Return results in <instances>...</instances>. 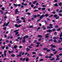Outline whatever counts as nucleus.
<instances>
[{
  "label": "nucleus",
  "mask_w": 62,
  "mask_h": 62,
  "mask_svg": "<svg viewBox=\"0 0 62 62\" xmlns=\"http://www.w3.org/2000/svg\"><path fill=\"white\" fill-rule=\"evenodd\" d=\"M9 23V22H8L7 23H6H6H5L4 24V25L3 26V27H5V26H8V24Z\"/></svg>",
  "instance_id": "nucleus-1"
},
{
  "label": "nucleus",
  "mask_w": 62,
  "mask_h": 62,
  "mask_svg": "<svg viewBox=\"0 0 62 62\" xmlns=\"http://www.w3.org/2000/svg\"><path fill=\"white\" fill-rule=\"evenodd\" d=\"M19 31V30H16L14 31L16 33V34H15L16 35H17V34H19V32H18V31Z\"/></svg>",
  "instance_id": "nucleus-2"
},
{
  "label": "nucleus",
  "mask_w": 62,
  "mask_h": 62,
  "mask_svg": "<svg viewBox=\"0 0 62 62\" xmlns=\"http://www.w3.org/2000/svg\"><path fill=\"white\" fill-rule=\"evenodd\" d=\"M15 13L16 14H17V13H19V11L18 10V9H16L15 10Z\"/></svg>",
  "instance_id": "nucleus-3"
},
{
  "label": "nucleus",
  "mask_w": 62,
  "mask_h": 62,
  "mask_svg": "<svg viewBox=\"0 0 62 62\" xmlns=\"http://www.w3.org/2000/svg\"><path fill=\"white\" fill-rule=\"evenodd\" d=\"M62 37V32H61V34H60V39H61L62 41V38H61Z\"/></svg>",
  "instance_id": "nucleus-4"
},
{
  "label": "nucleus",
  "mask_w": 62,
  "mask_h": 62,
  "mask_svg": "<svg viewBox=\"0 0 62 62\" xmlns=\"http://www.w3.org/2000/svg\"><path fill=\"white\" fill-rule=\"evenodd\" d=\"M50 35V33H48L47 34H46V35L45 38H49V36H48V35Z\"/></svg>",
  "instance_id": "nucleus-5"
},
{
  "label": "nucleus",
  "mask_w": 62,
  "mask_h": 62,
  "mask_svg": "<svg viewBox=\"0 0 62 62\" xmlns=\"http://www.w3.org/2000/svg\"><path fill=\"white\" fill-rule=\"evenodd\" d=\"M50 46L51 47V48H56V47L54 45H50Z\"/></svg>",
  "instance_id": "nucleus-6"
},
{
  "label": "nucleus",
  "mask_w": 62,
  "mask_h": 62,
  "mask_svg": "<svg viewBox=\"0 0 62 62\" xmlns=\"http://www.w3.org/2000/svg\"><path fill=\"white\" fill-rule=\"evenodd\" d=\"M43 17H44V15L43 14L39 18L40 19H41V18H42Z\"/></svg>",
  "instance_id": "nucleus-7"
},
{
  "label": "nucleus",
  "mask_w": 62,
  "mask_h": 62,
  "mask_svg": "<svg viewBox=\"0 0 62 62\" xmlns=\"http://www.w3.org/2000/svg\"><path fill=\"white\" fill-rule=\"evenodd\" d=\"M52 30H48L47 31V32H48L49 33H51V32H52Z\"/></svg>",
  "instance_id": "nucleus-8"
},
{
  "label": "nucleus",
  "mask_w": 62,
  "mask_h": 62,
  "mask_svg": "<svg viewBox=\"0 0 62 62\" xmlns=\"http://www.w3.org/2000/svg\"><path fill=\"white\" fill-rule=\"evenodd\" d=\"M47 28L49 29V28H53V27H51V26H48L47 27Z\"/></svg>",
  "instance_id": "nucleus-9"
},
{
  "label": "nucleus",
  "mask_w": 62,
  "mask_h": 62,
  "mask_svg": "<svg viewBox=\"0 0 62 62\" xmlns=\"http://www.w3.org/2000/svg\"><path fill=\"white\" fill-rule=\"evenodd\" d=\"M58 38V37H54L53 38V39H57Z\"/></svg>",
  "instance_id": "nucleus-10"
},
{
  "label": "nucleus",
  "mask_w": 62,
  "mask_h": 62,
  "mask_svg": "<svg viewBox=\"0 0 62 62\" xmlns=\"http://www.w3.org/2000/svg\"><path fill=\"white\" fill-rule=\"evenodd\" d=\"M22 22V20H20V21H18L17 22V23H21Z\"/></svg>",
  "instance_id": "nucleus-11"
},
{
  "label": "nucleus",
  "mask_w": 62,
  "mask_h": 62,
  "mask_svg": "<svg viewBox=\"0 0 62 62\" xmlns=\"http://www.w3.org/2000/svg\"><path fill=\"white\" fill-rule=\"evenodd\" d=\"M21 56H22V54H18L17 55V57H20Z\"/></svg>",
  "instance_id": "nucleus-12"
},
{
  "label": "nucleus",
  "mask_w": 62,
  "mask_h": 62,
  "mask_svg": "<svg viewBox=\"0 0 62 62\" xmlns=\"http://www.w3.org/2000/svg\"><path fill=\"white\" fill-rule=\"evenodd\" d=\"M38 37H39V38H42V36L41 35H39L38 36Z\"/></svg>",
  "instance_id": "nucleus-13"
},
{
  "label": "nucleus",
  "mask_w": 62,
  "mask_h": 62,
  "mask_svg": "<svg viewBox=\"0 0 62 62\" xmlns=\"http://www.w3.org/2000/svg\"><path fill=\"white\" fill-rule=\"evenodd\" d=\"M26 49H27V52H28L30 50V49L29 48H26Z\"/></svg>",
  "instance_id": "nucleus-14"
},
{
  "label": "nucleus",
  "mask_w": 62,
  "mask_h": 62,
  "mask_svg": "<svg viewBox=\"0 0 62 62\" xmlns=\"http://www.w3.org/2000/svg\"><path fill=\"white\" fill-rule=\"evenodd\" d=\"M59 18V16H57L56 18V19H58Z\"/></svg>",
  "instance_id": "nucleus-15"
},
{
  "label": "nucleus",
  "mask_w": 62,
  "mask_h": 62,
  "mask_svg": "<svg viewBox=\"0 0 62 62\" xmlns=\"http://www.w3.org/2000/svg\"><path fill=\"white\" fill-rule=\"evenodd\" d=\"M15 26L16 27H18V25L17 24H16L15 25Z\"/></svg>",
  "instance_id": "nucleus-16"
},
{
  "label": "nucleus",
  "mask_w": 62,
  "mask_h": 62,
  "mask_svg": "<svg viewBox=\"0 0 62 62\" xmlns=\"http://www.w3.org/2000/svg\"><path fill=\"white\" fill-rule=\"evenodd\" d=\"M37 0H35V1H34V2H33V3L34 4H36V2H37Z\"/></svg>",
  "instance_id": "nucleus-17"
},
{
  "label": "nucleus",
  "mask_w": 62,
  "mask_h": 62,
  "mask_svg": "<svg viewBox=\"0 0 62 62\" xmlns=\"http://www.w3.org/2000/svg\"><path fill=\"white\" fill-rule=\"evenodd\" d=\"M45 10V8H43L42 9V10Z\"/></svg>",
  "instance_id": "nucleus-18"
},
{
  "label": "nucleus",
  "mask_w": 62,
  "mask_h": 62,
  "mask_svg": "<svg viewBox=\"0 0 62 62\" xmlns=\"http://www.w3.org/2000/svg\"><path fill=\"white\" fill-rule=\"evenodd\" d=\"M11 56H13V57H14L15 56V54H12L11 55Z\"/></svg>",
  "instance_id": "nucleus-19"
},
{
  "label": "nucleus",
  "mask_w": 62,
  "mask_h": 62,
  "mask_svg": "<svg viewBox=\"0 0 62 62\" xmlns=\"http://www.w3.org/2000/svg\"><path fill=\"white\" fill-rule=\"evenodd\" d=\"M54 6H56V7H57L58 5H57V3H56L55 4H54Z\"/></svg>",
  "instance_id": "nucleus-20"
},
{
  "label": "nucleus",
  "mask_w": 62,
  "mask_h": 62,
  "mask_svg": "<svg viewBox=\"0 0 62 62\" xmlns=\"http://www.w3.org/2000/svg\"><path fill=\"white\" fill-rule=\"evenodd\" d=\"M0 12H1V13L2 14H3V11H2V10H0Z\"/></svg>",
  "instance_id": "nucleus-21"
},
{
  "label": "nucleus",
  "mask_w": 62,
  "mask_h": 62,
  "mask_svg": "<svg viewBox=\"0 0 62 62\" xmlns=\"http://www.w3.org/2000/svg\"><path fill=\"white\" fill-rule=\"evenodd\" d=\"M45 16L46 17H48V14H45Z\"/></svg>",
  "instance_id": "nucleus-22"
},
{
  "label": "nucleus",
  "mask_w": 62,
  "mask_h": 62,
  "mask_svg": "<svg viewBox=\"0 0 62 62\" xmlns=\"http://www.w3.org/2000/svg\"><path fill=\"white\" fill-rule=\"evenodd\" d=\"M21 19L22 20H25V19H24V18L23 17H21Z\"/></svg>",
  "instance_id": "nucleus-23"
},
{
  "label": "nucleus",
  "mask_w": 62,
  "mask_h": 62,
  "mask_svg": "<svg viewBox=\"0 0 62 62\" xmlns=\"http://www.w3.org/2000/svg\"><path fill=\"white\" fill-rule=\"evenodd\" d=\"M39 56H42V54L40 53L39 54Z\"/></svg>",
  "instance_id": "nucleus-24"
},
{
  "label": "nucleus",
  "mask_w": 62,
  "mask_h": 62,
  "mask_svg": "<svg viewBox=\"0 0 62 62\" xmlns=\"http://www.w3.org/2000/svg\"><path fill=\"white\" fill-rule=\"evenodd\" d=\"M59 6H61L62 5V3L61 2H60L59 4Z\"/></svg>",
  "instance_id": "nucleus-25"
},
{
  "label": "nucleus",
  "mask_w": 62,
  "mask_h": 62,
  "mask_svg": "<svg viewBox=\"0 0 62 62\" xmlns=\"http://www.w3.org/2000/svg\"><path fill=\"white\" fill-rule=\"evenodd\" d=\"M57 16V15H54V17H56Z\"/></svg>",
  "instance_id": "nucleus-26"
},
{
  "label": "nucleus",
  "mask_w": 62,
  "mask_h": 62,
  "mask_svg": "<svg viewBox=\"0 0 62 62\" xmlns=\"http://www.w3.org/2000/svg\"><path fill=\"white\" fill-rule=\"evenodd\" d=\"M8 52L9 54H11V53H12V52H11L10 51H9Z\"/></svg>",
  "instance_id": "nucleus-27"
},
{
  "label": "nucleus",
  "mask_w": 62,
  "mask_h": 62,
  "mask_svg": "<svg viewBox=\"0 0 62 62\" xmlns=\"http://www.w3.org/2000/svg\"><path fill=\"white\" fill-rule=\"evenodd\" d=\"M14 5L16 7H17V5L16 4H14Z\"/></svg>",
  "instance_id": "nucleus-28"
},
{
  "label": "nucleus",
  "mask_w": 62,
  "mask_h": 62,
  "mask_svg": "<svg viewBox=\"0 0 62 62\" xmlns=\"http://www.w3.org/2000/svg\"><path fill=\"white\" fill-rule=\"evenodd\" d=\"M59 15H60V16H62V14H61L60 13H59L58 14Z\"/></svg>",
  "instance_id": "nucleus-29"
},
{
  "label": "nucleus",
  "mask_w": 62,
  "mask_h": 62,
  "mask_svg": "<svg viewBox=\"0 0 62 62\" xmlns=\"http://www.w3.org/2000/svg\"><path fill=\"white\" fill-rule=\"evenodd\" d=\"M5 46H2V49H4V48H5Z\"/></svg>",
  "instance_id": "nucleus-30"
},
{
  "label": "nucleus",
  "mask_w": 62,
  "mask_h": 62,
  "mask_svg": "<svg viewBox=\"0 0 62 62\" xmlns=\"http://www.w3.org/2000/svg\"><path fill=\"white\" fill-rule=\"evenodd\" d=\"M29 60V59L28 58L26 59V61H28Z\"/></svg>",
  "instance_id": "nucleus-31"
},
{
  "label": "nucleus",
  "mask_w": 62,
  "mask_h": 62,
  "mask_svg": "<svg viewBox=\"0 0 62 62\" xmlns=\"http://www.w3.org/2000/svg\"><path fill=\"white\" fill-rule=\"evenodd\" d=\"M59 13H60L61 12H62V10H60L59 11Z\"/></svg>",
  "instance_id": "nucleus-32"
},
{
  "label": "nucleus",
  "mask_w": 62,
  "mask_h": 62,
  "mask_svg": "<svg viewBox=\"0 0 62 62\" xmlns=\"http://www.w3.org/2000/svg\"><path fill=\"white\" fill-rule=\"evenodd\" d=\"M60 30H61V29H60V28H59L58 29H57V31H60Z\"/></svg>",
  "instance_id": "nucleus-33"
},
{
  "label": "nucleus",
  "mask_w": 62,
  "mask_h": 62,
  "mask_svg": "<svg viewBox=\"0 0 62 62\" xmlns=\"http://www.w3.org/2000/svg\"><path fill=\"white\" fill-rule=\"evenodd\" d=\"M37 16L36 15H35L34 16V18H37Z\"/></svg>",
  "instance_id": "nucleus-34"
},
{
  "label": "nucleus",
  "mask_w": 62,
  "mask_h": 62,
  "mask_svg": "<svg viewBox=\"0 0 62 62\" xmlns=\"http://www.w3.org/2000/svg\"><path fill=\"white\" fill-rule=\"evenodd\" d=\"M54 42H57V41H56V40H54Z\"/></svg>",
  "instance_id": "nucleus-35"
},
{
  "label": "nucleus",
  "mask_w": 62,
  "mask_h": 62,
  "mask_svg": "<svg viewBox=\"0 0 62 62\" xmlns=\"http://www.w3.org/2000/svg\"><path fill=\"white\" fill-rule=\"evenodd\" d=\"M59 58H57L56 59V60H59Z\"/></svg>",
  "instance_id": "nucleus-36"
},
{
  "label": "nucleus",
  "mask_w": 62,
  "mask_h": 62,
  "mask_svg": "<svg viewBox=\"0 0 62 62\" xmlns=\"http://www.w3.org/2000/svg\"><path fill=\"white\" fill-rule=\"evenodd\" d=\"M6 49L7 50H8V46H6Z\"/></svg>",
  "instance_id": "nucleus-37"
},
{
  "label": "nucleus",
  "mask_w": 62,
  "mask_h": 62,
  "mask_svg": "<svg viewBox=\"0 0 62 62\" xmlns=\"http://www.w3.org/2000/svg\"><path fill=\"white\" fill-rule=\"evenodd\" d=\"M43 61V59H41L40 60V61Z\"/></svg>",
  "instance_id": "nucleus-38"
},
{
  "label": "nucleus",
  "mask_w": 62,
  "mask_h": 62,
  "mask_svg": "<svg viewBox=\"0 0 62 62\" xmlns=\"http://www.w3.org/2000/svg\"><path fill=\"white\" fill-rule=\"evenodd\" d=\"M25 37V38H28V36L27 35H26Z\"/></svg>",
  "instance_id": "nucleus-39"
},
{
  "label": "nucleus",
  "mask_w": 62,
  "mask_h": 62,
  "mask_svg": "<svg viewBox=\"0 0 62 62\" xmlns=\"http://www.w3.org/2000/svg\"><path fill=\"white\" fill-rule=\"evenodd\" d=\"M21 8H24V6L22 5L21 6Z\"/></svg>",
  "instance_id": "nucleus-40"
},
{
  "label": "nucleus",
  "mask_w": 62,
  "mask_h": 62,
  "mask_svg": "<svg viewBox=\"0 0 62 62\" xmlns=\"http://www.w3.org/2000/svg\"><path fill=\"white\" fill-rule=\"evenodd\" d=\"M14 48H17V46H14Z\"/></svg>",
  "instance_id": "nucleus-41"
},
{
  "label": "nucleus",
  "mask_w": 62,
  "mask_h": 62,
  "mask_svg": "<svg viewBox=\"0 0 62 62\" xmlns=\"http://www.w3.org/2000/svg\"><path fill=\"white\" fill-rule=\"evenodd\" d=\"M53 15H51L50 16H49V17L51 18V17H53Z\"/></svg>",
  "instance_id": "nucleus-42"
},
{
  "label": "nucleus",
  "mask_w": 62,
  "mask_h": 62,
  "mask_svg": "<svg viewBox=\"0 0 62 62\" xmlns=\"http://www.w3.org/2000/svg\"><path fill=\"white\" fill-rule=\"evenodd\" d=\"M21 25H18V27H21Z\"/></svg>",
  "instance_id": "nucleus-43"
},
{
  "label": "nucleus",
  "mask_w": 62,
  "mask_h": 62,
  "mask_svg": "<svg viewBox=\"0 0 62 62\" xmlns=\"http://www.w3.org/2000/svg\"><path fill=\"white\" fill-rule=\"evenodd\" d=\"M5 9V8H4V7H3L2 8V10H4Z\"/></svg>",
  "instance_id": "nucleus-44"
},
{
  "label": "nucleus",
  "mask_w": 62,
  "mask_h": 62,
  "mask_svg": "<svg viewBox=\"0 0 62 62\" xmlns=\"http://www.w3.org/2000/svg\"><path fill=\"white\" fill-rule=\"evenodd\" d=\"M22 39H23V37H20V40H22Z\"/></svg>",
  "instance_id": "nucleus-45"
},
{
  "label": "nucleus",
  "mask_w": 62,
  "mask_h": 62,
  "mask_svg": "<svg viewBox=\"0 0 62 62\" xmlns=\"http://www.w3.org/2000/svg\"><path fill=\"white\" fill-rule=\"evenodd\" d=\"M54 58H52V59H50L51 60H54Z\"/></svg>",
  "instance_id": "nucleus-46"
},
{
  "label": "nucleus",
  "mask_w": 62,
  "mask_h": 62,
  "mask_svg": "<svg viewBox=\"0 0 62 62\" xmlns=\"http://www.w3.org/2000/svg\"><path fill=\"white\" fill-rule=\"evenodd\" d=\"M21 6V4H18V5H17V6H18V7H19V6Z\"/></svg>",
  "instance_id": "nucleus-47"
},
{
  "label": "nucleus",
  "mask_w": 62,
  "mask_h": 62,
  "mask_svg": "<svg viewBox=\"0 0 62 62\" xmlns=\"http://www.w3.org/2000/svg\"><path fill=\"white\" fill-rule=\"evenodd\" d=\"M30 28H32L33 27V26H29Z\"/></svg>",
  "instance_id": "nucleus-48"
},
{
  "label": "nucleus",
  "mask_w": 62,
  "mask_h": 62,
  "mask_svg": "<svg viewBox=\"0 0 62 62\" xmlns=\"http://www.w3.org/2000/svg\"><path fill=\"white\" fill-rule=\"evenodd\" d=\"M55 30V29H54L52 30V31H54Z\"/></svg>",
  "instance_id": "nucleus-49"
},
{
  "label": "nucleus",
  "mask_w": 62,
  "mask_h": 62,
  "mask_svg": "<svg viewBox=\"0 0 62 62\" xmlns=\"http://www.w3.org/2000/svg\"><path fill=\"white\" fill-rule=\"evenodd\" d=\"M48 56H46V58H48Z\"/></svg>",
  "instance_id": "nucleus-50"
},
{
  "label": "nucleus",
  "mask_w": 62,
  "mask_h": 62,
  "mask_svg": "<svg viewBox=\"0 0 62 62\" xmlns=\"http://www.w3.org/2000/svg\"><path fill=\"white\" fill-rule=\"evenodd\" d=\"M41 19H40L39 20H38L37 21V22H39L40 20H41Z\"/></svg>",
  "instance_id": "nucleus-51"
},
{
  "label": "nucleus",
  "mask_w": 62,
  "mask_h": 62,
  "mask_svg": "<svg viewBox=\"0 0 62 62\" xmlns=\"http://www.w3.org/2000/svg\"><path fill=\"white\" fill-rule=\"evenodd\" d=\"M38 11V10H34V12H36V11Z\"/></svg>",
  "instance_id": "nucleus-52"
},
{
  "label": "nucleus",
  "mask_w": 62,
  "mask_h": 62,
  "mask_svg": "<svg viewBox=\"0 0 62 62\" xmlns=\"http://www.w3.org/2000/svg\"><path fill=\"white\" fill-rule=\"evenodd\" d=\"M21 4H22V5H24V3H23V2H22V3Z\"/></svg>",
  "instance_id": "nucleus-53"
},
{
  "label": "nucleus",
  "mask_w": 62,
  "mask_h": 62,
  "mask_svg": "<svg viewBox=\"0 0 62 62\" xmlns=\"http://www.w3.org/2000/svg\"><path fill=\"white\" fill-rule=\"evenodd\" d=\"M32 54H36V52H32Z\"/></svg>",
  "instance_id": "nucleus-54"
},
{
  "label": "nucleus",
  "mask_w": 62,
  "mask_h": 62,
  "mask_svg": "<svg viewBox=\"0 0 62 62\" xmlns=\"http://www.w3.org/2000/svg\"><path fill=\"white\" fill-rule=\"evenodd\" d=\"M55 28H57V27H58V26H55Z\"/></svg>",
  "instance_id": "nucleus-55"
},
{
  "label": "nucleus",
  "mask_w": 62,
  "mask_h": 62,
  "mask_svg": "<svg viewBox=\"0 0 62 62\" xmlns=\"http://www.w3.org/2000/svg\"><path fill=\"white\" fill-rule=\"evenodd\" d=\"M25 36L23 37V39L24 40H25Z\"/></svg>",
  "instance_id": "nucleus-56"
},
{
  "label": "nucleus",
  "mask_w": 62,
  "mask_h": 62,
  "mask_svg": "<svg viewBox=\"0 0 62 62\" xmlns=\"http://www.w3.org/2000/svg\"><path fill=\"white\" fill-rule=\"evenodd\" d=\"M24 52H23L22 53V55H24Z\"/></svg>",
  "instance_id": "nucleus-57"
},
{
  "label": "nucleus",
  "mask_w": 62,
  "mask_h": 62,
  "mask_svg": "<svg viewBox=\"0 0 62 62\" xmlns=\"http://www.w3.org/2000/svg\"><path fill=\"white\" fill-rule=\"evenodd\" d=\"M46 51L47 52H50V50H47Z\"/></svg>",
  "instance_id": "nucleus-58"
},
{
  "label": "nucleus",
  "mask_w": 62,
  "mask_h": 62,
  "mask_svg": "<svg viewBox=\"0 0 62 62\" xmlns=\"http://www.w3.org/2000/svg\"><path fill=\"white\" fill-rule=\"evenodd\" d=\"M4 54L5 55V56H6V55H7V54H6V53H4Z\"/></svg>",
  "instance_id": "nucleus-59"
},
{
  "label": "nucleus",
  "mask_w": 62,
  "mask_h": 62,
  "mask_svg": "<svg viewBox=\"0 0 62 62\" xmlns=\"http://www.w3.org/2000/svg\"><path fill=\"white\" fill-rule=\"evenodd\" d=\"M34 7V5H31V7H32V8H33Z\"/></svg>",
  "instance_id": "nucleus-60"
},
{
  "label": "nucleus",
  "mask_w": 62,
  "mask_h": 62,
  "mask_svg": "<svg viewBox=\"0 0 62 62\" xmlns=\"http://www.w3.org/2000/svg\"><path fill=\"white\" fill-rule=\"evenodd\" d=\"M44 50H47V48H44L43 49Z\"/></svg>",
  "instance_id": "nucleus-61"
},
{
  "label": "nucleus",
  "mask_w": 62,
  "mask_h": 62,
  "mask_svg": "<svg viewBox=\"0 0 62 62\" xmlns=\"http://www.w3.org/2000/svg\"><path fill=\"white\" fill-rule=\"evenodd\" d=\"M59 50H62V48H59Z\"/></svg>",
  "instance_id": "nucleus-62"
},
{
  "label": "nucleus",
  "mask_w": 62,
  "mask_h": 62,
  "mask_svg": "<svg viewBox=\"0 0 62 62\" xmlns=\"http://www.w3.org/2000/svg\"><path fill=\"white\" fill-rule=\"evenodd\" d=\"M24 5H25V6H27V3H24Z\"/></svg>",
  "instance_id": "nucleus-63"
},
{
  "label": "nucleus",
  "mask_w": 62,
  "mask_h": 62,
  "mask_svg": "<svg viewBox=\"0 0 62 62\" xmlns=\"http://www.w3.org/2000/svg\"><path fill=\"white\" fill-rule=\"evenodd\" d=\"M59 55L60 56L62 55V54H59Z\"/></svg>",
  "instance_id": "nucleus-64"
}]
</instances>
